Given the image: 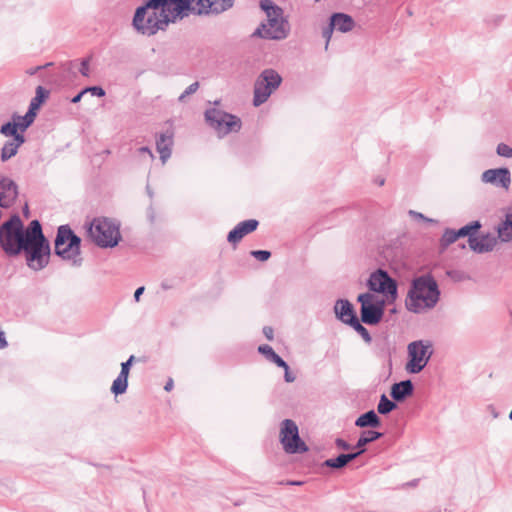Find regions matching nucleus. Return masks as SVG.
Returning a JSON list of instances; mask_svg holds the SVG:
<instances>
[{
  "mask_svg": "<svg viewBox=\"0 0 512 512\" xmlns=\"http://www.w3.org/2000/svg\"><path fill=\"white\" fill-rule=\"evenodd\" d=\"M41 223L32 220L27 227L24 226L19 214L15 213L0 225V248L9 257H15L22 253V248L28 235L36 231Z\"/></svg>",
  "mask_w": 512,
  "mask_h": 512,
  "instance_id": "f257e3e1",
  "label": "nucleus"
},
{
  "mask_svg": "<svg viewBox=\"0 0 512 512\" xmlns=\"http://www.w3.org/2000/svg\"><path fill=\"white\" fill-rule=\"evenodd\" d=\"M440 291L436 280L430 275H421L412 281L405 305L407 310L420 313L425 308L435 307L439 301Z\"/></svg>",
  "mask_w": 512,
  "mask_h": 512,
  "instance_id": "f03ea898",
  "label": "nucleus"
},
{
  "mask_svg": "<svg viewBox=\"0 0 512 512\" xmlns=\"http://www.w3.org/2000/svg\"><path fill=\"white\" fill-rule=\"evenodd\" d=\"M152 0H147L136 8L132 26L142 35L153 36L159 31H165L171 23V19L160 10L157 5H151Z\"/></svg>",
  "mask_w": 512,
  "mask_h": 512,
  "instance_id": "7ed1b4c3",
  "label": "nucleus"
},
{
  "mask_svg": "<svg viewBox=\"0 0 512 512\" xmlns=\"http://www.w3.org/2000/svg\"><path fill=\"white\" fill-rule=\"evenodd\" d=\"M28 236L22 248L26 257V264L33 271H40L49 263L51 253L49 241L43 234L42 225Z\"/></svg>",
  "mask_w": 512,
  "mask_h": 512,
  "instance_id": "20e7f679",
  "label": "nucleus"
},
{
  "mask_svg": "<svg viewBox=\"0 0 512 512\" xmlns=\"http://www.w3.org/2000/svg\"><path fill=\"white\" fill-rule=\"evenodd\" d=\"M54 251L62 260L70 262L73 267H80L83 263L81 238L74 233L69 225L58 227Z\"/></svg>",
  "mask_w": 512,
  "mask_h": 512,
  "instance_id": "39448f33",
  "label": "nucleus"
},
{
  "mask_svg": "<svg viewBox=\"0 0 512 512\" xmlns=\"http://www.w3.org/2000/svg\"><path fill=\"white\" fill-rule=\"evenodd\" d=\"M88 235L101 248H113L121 240L119 225L107 218H95L88 226Z\"/></svg>",
  "mask_w": 512,
  "mask_h": 512,
  "instance_id": "423d86ee",
  "label": "nucleus"
},
{
  "mask_svg": "<svg viewBox=\"0 0 512 512\" xmlns=\"http://www.w3.org/2000/svg\"><path fill=\"white\" fill-rule=\"evenodd\" d=\"M281 83L282 77L276 70L264 69L254 83L253 105L264 104Z\"/></svg>",
  "mask_w": 512,
  "mask_h": 512,
  "instance_id": "0eeeda50",
  "label": "nucleus"
},
{
  "mask_svg": "<svg viewBox=\"0 0 512 512\" xmlns=\"http://www.w3.org/2000/svg\"><path fill=\"white\" fill-rule=\"evenodd\" d=\"M205 120L217 132L219 137H224L231 132H238L242 126L239 117L217 108L207 109Z\"/></svg>",
  "mask_w": 512,
  "mask_h": 512,
  "instance_id": "6e6552de",
  "label": "nucleus"
},
{
  "mask_svg": "<svg viewBox=\"0 0 512 512\" xmlns=\"http://www.w3.org/2000/svg\"><path fill=\"white\" fill-rule=\"evenodd\" d=\"M408 362L406 370L412 374L420 373L429 362L432 354V343L429 340H417L408 344Z\"/></svg>",
  "mask_w": 512,
  "mask_h": 512,
  "instance_id": "1a4fd4ad",
  "label": "nucleus"
},
{
  "mask_svg": "<svg viewBox=\"0 0 512 512\" xmlns=\"http://www.w3.org/2000/svg\"><path fill=\"white\" fill-rule=\"evenodd\" d=\"M357 301L360 303V316L363 323L367 325L380 323L384 315L385 300L366 292L358 295Z\"/></svg>",
  "mask_w": 512,
  "mask_h": 512,
  "instance_id": "9d476101",
  "label": "nucleus"
},
{
  "mask_svg": "<svg viewBox=\"0 0 512 512\" xmlns=\"http://www.w3.org/2000/svg\"><path fill=\"white\" fill-rule=\"evenodd\" d=\"M370 291L384 295L387 300L395 301L398 296V285L386 270L377 269L370 274L367 281Z\"/></svg>",
  "mask_w": 512,
  "mask_h": 512,
  "instance_id": "9b49d317",
  "label": "nucleus"
},
{
  "mask_svg": "<svg viewBox=\"0 0 512 512\" xmlns=\"http://www.w3.org/2000/svg\"><path fill=\"white\" fill-rule=\"evenodd\" d=\"M280 441L285 452L289 454H298L308 451V446L299 436L298 426L291 419L282 421Z\"/></svg>",
  "mask_w": 512,
  "mask_h": 512,
  "instance_id": "f8f14e48",
  "label": "nucleus"
},
{
  "mask_svg": "<svg viewBox=\"0 0 512 512\" xmlns=\"http://www.w3.org/2000/svg\"><path fill=\"white\" fill-rule=\"evenodd\" d=\"M280 441L285 452L289 454H298L308 451V446L299 436L298 426L291 419L282 421Z\"/></svg>",
  "mask_w": 512,
  "mask_h": 512,
  "instance_id": "ddd939ff",
  "label": "nucleus"
},
{
  "mask_svg": "<svg viewBox=\"0 0 512 512\" xmlns=\"http://www.w3.org/2000/svg\"><path fill=\"white\" fill-rule=\"evenodd\" d=\"M157 5L171 23L182 20L190 14L195 15L194 0H152L151 5Z\"/></svg>",
  "mask_w": 512,
  "mask_h": 512,
  "instance_id": "4468645a",
  "label": "nucleus"
},
{
  "mask_svg": "<svg viewBox=\"0 0 512 512\" xmlns=\"http://www.w3.org/2000/svg\"><path fill=\"white\" fill-rule=\"evenodd\" d=\"M290 31L288 21L283 18H271L262 23L253 33V36L270 40L285 39Z\"/></svg>",
  "mask_w": 512,
  "mask_h": 512,
  "instance_id": "2eb2a0df",
  "label": "nucleus"
},
{
  "mask_svg": "<svg viewBox=\"0 0 512 512\" xmlns=\"http://www.w3.org/2000/svg\"><path fill=\"white\" fill-rule=\"evenodd\" d=\"M235 0H194L197 16H218L234 6Z\"/></svg>",
  "mask_w": 512,
  "mask_h": 512,
  "instance_id": "dca6fc26",
  "label": "nucleus"
},
{
  "mask_svg": "<svg viewBox=\"0 0 512 512\" xmlns=\"http://www.w3.org/2000/svg\"><path fill=\"white\" fill-rule=\"evenodd\" d=\"M481 180L484 183L508 189L511 184V173L505 167L488 169L482 173Z\"/></svg>",
  "mask_w": 512,
  "mask_h": 512,
  "instance_id": "f3484780",
  "label": "nucleus"
},
{
  "mask_svg": "<svg viewBox=\"0 0 512 512\" xmlns=\"http://www.w3.org/2000/svg\"><path fill=\"white\" fill-rule=\"evenodd\" d=\"M18 197V185L8 177L0 179V207L10 208Z\"/></svg>",
  "mask_w": 512,
  "mask_h": 512,
  "instance_id": "a211bd4d",
  "label": "nucleus"
},
{
  "mask_svg": "<svg viewBox=\"0 0 512 512\" xmlns=\"http://www.w3.org/2000/svg\"><path fill=\"white\" fill-rule=\"evenodd\" d=\"M258 225L259 222L256 219H248L238 223L228 233L227 241L234 245L239 243L245 235L254 232Z\"/></svg>",
  "mask_w": 512,
  "mask_h": 512,
  "instance_id": "6ab92c4d",
  "label": "nucleus"
},
{
  "mask_svg": "<svg viewBox=\"0 0 512 512\" xmlns=\"http://www.w3.org/2000/svg\"><path fill=\"white\" fill-rule=\"evenodd\" d=\"M336 317L346 325L358 320L353 305L347 299H338L334 305Z\"/></svg>",
  "mask_w": 512,
  "mask_h": 512,
  "instance_id": "aec40b11",
  "label": "nucleus"
},
{
  "mask_svg": "<svg viewBox=\"0 0 512 512\" xmlns=\"http://www.w3.org/2000/svg\"><path fill=\"white\" fill-rule=\"evenodd\" d=\"M497 244V239L491 234L482 235L480 238L474 236L470 239L469 247L476 253L490 252Z\"/></svg>",
  "mask_w": 512,
  "mask_h": 512,
  "instance_id": "412c9836",
  "label": "nucleus"
},
{
  "mask_svg": "<svg viewBox=\"0 0 512 512\" xmlns=\"http://www.w3.org/2000/svg\"><path fill=\"white\" fill-rule=\"evenodd\" d=\"M414 392V385L410 379L394 383L391 386L390 396L395 402H402Z\"/></svg>",
  "mask_w": 512,
  "mask_h": 512,
  "instance_id": "4be33fe9",
  "label": "nucleus"
},
{
  "mask_svg": "<svg viewBox=\"0 0 512 512\" xmlns=\"http://www.w3.org/2000/svg\"><path fill=\"white\" fill-rule=\"evenodd\" d=\"M363 454V450H358L356 452L339 454L336 458L326 459L322 466L332 468V469H341L344 468L349 462L355 460L360 455Z\"/></svg>",
  "mask_w": 512,
  "mask_h": 512,
  "instance_id": "5701e85b",
  "label": "nucleus"
},
{
  "mask_svg": "<svg viewBox=\"0 0 512 512\" xmlns=\"http://www.w3.org/2000/svg\"><path fill=\"white\" fill-rule=\"evenodd\" d=\"M330 23L334 29L342 33L351 31L354 28L355 22L353 18L345 13H333L330 17Z\"/></svg>",
  "mask_w": 512,
  "mask_h": 512,
  "instance_id": "b1692460",
  "label": "nucleus"
},
{
  "mask_svg": "<svg viewBox=\"0 0 512 512\" xmlns=\"http://www.w3.org/2000/svg\"><path fill=\"white\" fill-rule=\"evenodd\" d=\"M173 137L172 134L162 133L156 140V149L160 154L163 164L170 158L172 153Z\"/></svg>",
  "mask_w": 512,
  "mask_h": 512,
  "instance_id": "393cba45",
  "label": "nucleus"
},
{
  "mask_svg": "<svg viewBox=\"0 0 512 512\" xmlns=\"http://www.w3.org/2000/svg\"><path fill=\"white\" fill-rule=\"evenodd\" d=\"M24 143V136H15V139H11L5 142L1 149V160L5 162L12 158L13 156H15L18 152L19 147Z\"/></svg>",
  "mask_w": 512,
  "mask_h": 512,
  "instance_id": "a878e982",
  "label": "nucleus"
},
{
  "mask_svg": "<svg viewBox=\"0 0 512 512\" xmlns=\"http://www.w3.org/2000/svg\"><path fill=\"white\" fill-rule=\"evenodd\" d=\"M355 425L359 428H377L381 425V420L374 410H369L356 419Z\"/></svg>",
  "mask_w": 512,
  "mask_h": 512,
  "instance_id": "bb28decb",
  "label": "nucleus"
},
{
  "mask_svg": "<svg viewBox=\"0 0 512 512\" xmlns=\"http://www.w3.org/2000/svg\"><path fill=\"white\" fill-rule=\"evenodd\" d=\"M383 437V433L375 430H365L361 433L354 448L366 451L365 446Z\"/></svg>",
  "mask_w": 512,
  "mask_h": 512,
  "instance_id": "cd10ccee",
  "label": "nucleus"
},
{
  "mask_svg": "<svg viewBox=\"0 0 512 512\" xmlns=\"http://www.w3.org/2000/svg\"><path fill=\"white\" fill-rule=\"evenodd\" d=\"M261 9L266 13L267 20L271 18H283V9L272 0H261Z\"/></svg>",
  "mask_w": 512,
  "mask_h": 512,
  "instance_id": "c85d7f7f",
  "label": "nucleus"
},
{
  "mask_svg": "<svg viewBox=\"0 0 512 512\" xmlns=\"http://www.w3.org/2000/svg\"><path fill=\"white\" fill-rule=\"evenodd\" d=\"M36 115H37L36 112H32L31 110L28 109L26 114L23 116H20L16 113L13 114L12 120H15L16 123H18L19 131L21 133H24L28 129V127H30L33 124V122L36 118Z\"/></svg>",
  "mask_w": 512,
  "mask_h": 512,
  "instance_id": "c756f323",
  "label": "nucleus"
},
{
  "mask_svg": "<svg viewBox=\"0 0 512 512\" xmlns=\"http://www.w3.org/2000/svg\"><path fill=\"white\" fill-rule=\"evenodd\" d=\"M258 352L262 354L268 361L274 363L277 366H284L285 361L273 350V348L267 344L260 345Z\"/></svg>",
  "mask_w": 512,
  "mask_h": 512,
  "instance_id": "7c9ffc66",
  "label": "nucleus"
},
{
  "mask_svg": "<svg viewBox=\"0 0 512 512\" xmlns=\"http://www.w3.org/2000/svg\"><path fill=\"white\" fill-rule=\"evenodd\" d=\"M480 228H481V223H480V221L476 220V221H472V222L468 223L467 225L461 227L458 230H455V232H456L458 239L461 237L467 236L468 242H469L470 239L474 238L475 234L477 233V231Z\"/></svg>",
  "mask_w": 512,
  "mask_h": 512,
  "instance_id": "2f4dec72",
  "label": "nucleus"
},
{
  "mask_svg": "<svg viewBox=\"0 0 512 512\" xmlns=\"http://www.w3.org/2000/svg\"><path fill=\"white\" fill-rule=\"evenodd\" d=\"M48 95H49L48 90H46L42 86H38L36 88V95H35V97L32 98L28 109L31 110L32 112L37 113V110L40 108V106L45 101V99L48 97Z\"/></svg>",
  "mask_w": 512,
  "mask_h": 512,
  "instance_id": "473e14b6",
  "label": "nucleus"
},
{
  "mask_svg": "<svg viewBox=\"0 0 512 512\" xmlns=\"http://www.w3.org/2000/svg\"><path fill=\"white\" fill-rule=\"evenodd\" d=\"M397 408L396 402L389 400L385 394L380 396L379 403L377 405V412L381 415H387Z\"/></svg>",
  "mask_w": 512,
  "mask_h": 512,
  "instance_id": "72a5a7b5",
  "label": "nucleus"
},
{
  "mask_svg": "<svg viewBox=\"0 0 512 512\" xmlns=\"http://www.w3.org/2000/svg\"><path fill=\"white\" fill-rule=\"evenodd\" d=\"M0 133L6 137H12V139H15V136H24L19 132V126L15 120L4 123L0 127Z\"/></svg>",
  "mask_w": 512,
  "mask_h": 512,
  "instance_id": "f704fd0d",
  "label": "nucleus"
},
{
  "mask_svg": "<svg viewBox=\"0 0 512 512\" xmlns=\"http://www.w3.org/2000/svg\"><path fill=\"white\" fill-rule=\"evenodd\" d=\"M458 240L454 229L446 228L440 238V246L442 249H446L448 246Z\"/></svg>",
  "mask_w": 512,
  "mask_h": 512,
  "instance_id": "c9c22d12",
  "label": "nucleus"
},
{
  "mask_svg": "<svg viewBox=\"0 0 512 512\" xmlns=\"http://www.w3.org/2000/svg\"><path fill=\"white\" fill-rule=\"evenodd\" d=\"M497 231H498V237L502 241L508 242V241L512 240V226L507 225V220H505L498 226Z\"/></svg>",
  "mask_w": 512,
  "mask_h": 512,
  "instance_id": "e433bc0d",
  "label": "nucleus"
},
{
  "mask_svg": "<svg viewBox=\"0 0 512 512\" xmlns=\"http://www.w3.org/2000/svg\"><path fill=\"white\" fill-rule=\"evenodd\" d=\"M128 382H125L123 379L117 376V378L113 381L111 386V392L117 396L124 394L127 391Z\"/></svg>",
  "mask_w": 512,
  "mask_h": 512,
  "instance_id": "4c0bfd02",
  "label": "nucleus"
},
{
  "mask_svg": "<svg viewBox=\"0 0 512 512\" xmlns=\"http://www.w3.org/2000/svg\"><path fill=\"white\" fill-rule=\"evenodd\" d=\"M350 327H352L358 334H360V336L366 343L372 342V337L369 331L361 324L359 319L355 321L353 324H351Z\"/></svg>",
  "mask_w": 512,
  "mask_h": 512,
  "instance_id": "58836bf2",
  "label": "nucleus"
},
{
  "mask_svg": "<svg viewBox=\"0 0 512 512\" xmlns=\"http://www.w3.org/2000/svg\"><path fill=\"white\" fill-rule=\"evenodd\" d=\"M496 152L501 157L512 158V148L505 143H499Z\"/></svg>",
  "mask_w": 512,
  "mask_h": 512,
  "instance_id": "ea45409f",
  "label": "nucleus"
},
{
  "mask_svg": "<svg viewBox=\"0 0 512 512\" xmlns=\"http://www.w3.org/2000/svg\"><path fill=\"white\" fill-rule=\"evenodd\" d=\"M199 89V82H193L192 84H190L185 90L184 92L178 97V101L179 102H184V100L186 99V97H188L189 95H192L194 94L197 90Z\"/></svg>",
  "mask_w": 512,
  "mask_h": 512,
  "instance_id": "a19ab883",
  "label": "nucleus"
},
{
  "mask_svg": "<svg viewBox=\"0 0 512 512\" xmlns=\"http://www.w3.org/2000/svg\"><path fill=\"white\" fill-rule=\"evenodd\" d=\"M250 254L261 262L267 261L271 257V252L268 250H253Z\"/></svg>",
  "mask_w": 512,
  "mask_h": 512,
  "instance_id": "79ce46f5",
  "label": "nucleus"
},
{
  "mask_svg": "<svg viewBox=\"0 0 512 512\" xmlns=\"http://www.w3.org/2000/svg\"><path fill=\"white\" fill-rule=\"evenodd\" d=\"M334 31V27H332V24L329 22V24L323 28L322 30V36L326 39L325 49L328 48L329 42L331 40L332 34Z\"/></svg>",
  "mask_w": 512,
  "mask_h": 512,
  "instance_id": "37998d69",
  "label": "nucleus"
},
{
  "mask_svg": "<svg viewBox=\"0 0 512 512\" xmlns=\"http://www.w3.org/2000/svg\"><path fill=\"white\" fill-rule=\"evenodd\" d=\"M85 93H91L93 96L103 97L105 96V90L100 86H90L84 88Z\"/></svg>",
  "mask_w": 512,
  "mask_h": 512,
  "instance_id": "c03bdc74",
  "label": "nucleus"
},
{
  "mask_svg": "<svg viewBox=\"0 0 512 512\" xmlns=\"http://www.w3.org/2000/svg\"><path fill=\"white\" fill-rule=\"evenodd\" d=\"M284 369V379L287 383H292L295 381V376L290 372L289 365L285 362L284 366H279Z\"/></svg>",
  "mask_w": 512,
  "mask_h": 512,
  "instance_id": "a18cd8bd",
  "label": "nucleus"
},
{
  "mask_svg": "<svg viewBox=\"0 0 512 512\" xmlns=\"http://www.w3.org/2000/svg\"><path fill=\"white\" fill-rule=\"evenodd\" d=\"M79 72L85 77L89 76V59H83L81 61Z\"/></svg>",
  "mask_w": 512,
  "mask_h": 512,
  "instance_id": "49530a36",
  "label": "nucleus"
},
{
  "mask_svg": "<svg viewBox=\"0 0 512 512\" xmlns=\"http://www.w3.org/2000/svg\"><path fill=\"white\" fill-rule=\"evenodd\" d=\"M335 445L337 448L342 450H350L352 448V446L342 438H337L335 440Z\"/></svg>",
  "mask_w": 512,
  "mask_h": 512,
  "instance_id": "de8ad7c7",
  "label": "nucleus"
},
{
  "mask_svg": "<svg viewBox=\"0 0 512 512\" xmlns=\"http://www.w3.org/2000/svg\"><path fill=\"white\" fill-rule=\"evenodd\" d=\"M409 214H410L411 216H413L414 218L419 219V220H423V221L430 222V223L435 222V220H433V219H431V218H428V217L424 216V215H423L422 213H420V212H416V211L410 210V211H409Z\"/></svg>",
  "mask_w": 512,
  "mask_h": 512,
  "instance_id": "09e8293b",
  "label": "nucleus"
},
{
  "mask_svg": "<svg viewBox=\"0 0 512 512\" xmlns=\"http://www.w3.org/2000/svg\"><path fill=\"white\" fill-rule=\"evenodd\" d=\"M377 354L381 357H389L390 358V351L389 348L383 343L379 345Z\"/></svg>",
  "mask_w": 512,
  "mask_h": 512,
  "instance_id": "8fccbe9b",
  "label": "nucleus"
},
{
  "mask_svg": "<svg viewBox=\"0 0 512 512\" xmlns=\"http://www.w3.org/2000/svg\"><path fill=\"white\" fill-rule=\"evenodd\" d=\"M136 361V357L134 355H131L127 361L121 363V367L128 370L130 372V369L133 365V363Z\"/></svg>",
  "mask_w": 512,
  "mask_h": 512,
  "instance_id": "3c124183",
  "label": "nucleus"
},
{
  "mask_svg": "<svg viewBox=\"0 0 512 512\" xmlns=\"http://www.w3.org/2000/svg\"><path fill=\"white\" fill-rule=\"evenodd\" d=\"M263 334L266 337L267 340L271 341L274 337V330L270 326H264L263 327Z\"/></svg>",
  "mask_w": 512,
  "mask_h": 512,
  "instance_id": "603ef678",
  "label": "nucleus"
},
{
  "mask_svg": "<svg viewBox=\"0 0 512 512\" xmlns=\"http://www.w3.org/2000/svg\"><path fill=\"white\" fill-rule=\"evenodd\" d=\"M50 65H52V63H47L45 66H36V67H32V68L28 69V70L26 71V73H27V74H29V75H34V74H36L39 70H41L43 67L50 66Z\"/></svg>",
  "mask_w": 512,
  "mask_h": 512,
  "instance_id": "864d4df0",
  "label": "nucleus"
},
{
  "mask_svg": "<svg viewBox=\"0 0 512 512\" xmlns=\"http://www.w3.org/2000/svg\"><path fill=\"white\" fill-rule=\"evenodd\" d=\"M139 153H146L148 154V156L153 160L154 159V154L153 152L151 151V149L147 146H143V147H140L138 149Z\"/></svg>",
  "mask_w": 512,
  "mask_h": 512,
  "instance_id": "5fc2aeb1",
  "label": "nucleus"
},
{
  "mask_svg": "<svg viewBox=\"0 0 512 512\" xmlns=\"http://www.w3.org/2000/svg\"><path fill=\"white\" fill-rule=\"evenodd\" d=\"M487 410L489 411V413L491 414V416L496 419L499 417V412L497 411L496 407L493 406V405H488L487 406Z\"/></svg>",
  "mask_w": 512,
  "mask_h": 512,
  "instance_id": "6e6d98bb",
  "label": "nucleus"
},
{
  "mask_svg": "<svg viewBox=\"0 0 512 512\" xmlns=\"http://www.w3.org/2000/svg\"><path fill=\"white\" fill-rule=\"evenodd\" d=\"M144 290H145L144 286L138 287L136 289V291L134 292V299L136 302H138L140 300V297L143 294Z\"/></svg>",
  "mask_w": 512,
  "mask_h": 512,
  "instance_id": "4d7b16f0",
  "label": "nucleus"
},
{
  "mask_svg": "<svg viewBox=\"0 0 512 512\" xmlns=\"http://www.w3.org/2000/svg\"><path fill=\"white\" fill-rule=\"evenodd\" d=\"M129 373L130 372L128 370H126L123 367H121V370H120V373L118 374V377L123 379L125 382H128Z\"/></svg>",
  "mask_w": 512,
  "mask_h": 512,
  "instance_id": "13d9d810",
  "label": "nucleus"
},
{
  "mask_svg": "<svg viewBox=\"0 0 512 512\" xmlns=\"http://www.w3.org/2000/svg\"><path fill=\"white\" fill-rule=\"evenodd\" d=\"M7 345L5 333L4 331H0V349H4Z\"/></svg>",
  "mask_w": 512,
  "mask_h": 512,
  "instance_id": "bf43d9fd",
  "label": "nucleus"
},
{
  "mask_svg": "<svg viewBox=\"0 0 512 512\" xmlns=\"http://www.w3.org/2000/svg\"><path fill=\"white\" fill-rule=\"evenodd\" d=\"M84 94H86V93L84 92V89H82L77 95H75L71 99V102L74 103V104L80 102Z\"/></svg>",
  "mask_w": 512,
  "mask_h": 512,
  "instance_id": "052dcab7",
  "label": "nucleus"
},
{
  "mask_svg": "<svg viewBox=\"0 0 512 512\" xmlns=\"http://www.w3.org/2000/svg\"><path fill=\"white\" fill-rule=\"evenodd\" d=\"M173 388V380L169 379L168 382L165 384L164 389L166 391H170Z\"/></svg>",
  "mask_w": 512,
  "mask_h": 512,
  "instance_id": "680f3d73",
  "label": "nucleus"
},
{
  "mask_svg": "<svg viewBox=\"0 0 512 512\" xmlns=\"http://www.w3.org/2000/svg\"><path fill=\"white\" fill-rule=\"evenodd\" d=\"M503 18H504V17H503V16H501V15H500V16H496V17H495V24H496V25L500 24V23L502 22Z\"/></svg>",
  "mask_w": 512,
  "mask_h": 512,
  "instance_id": "e2e57ef3",
  "label": "nucleus"
},
{
  "mask_svg": "<svg viewBox=\"0 0 512 512\" xmlns=\"http://www.w3.org/2000/svg\"><path fill=\"white\" fill-rule=\"evenodd\" d=\"M149 218H150V221L153 222L154 221V215L153 213L151 212V214L149 215Z\"/></svg>",
  "mask_w": 512,
  "mask_h": 512,
  "instance_id": "0e129e2a",
  "label": "nucleus"
},
{
  "mask_svg": "<svg viewBox=\"0 0 512 512\" xmlns=\"http://www.w3.org/2000/svg\"><path fill=\"white\" fill-rule=\"evenodd\" d=\"M378 183H379L380 185H383V184H384V179H382V180H378Z\"/></svg>",
  "mask_w": 512,
  "mask_h": 512,
  "instance_id": "69168bd1",
  "label": "nucleus"
},
{
  "mask_svg": "<svg viewBox=\"0 0 512 512\" xmlns=\"http://www.w3.org/2000/svg\"><path fill=\"white\" fill-rule=\"evenodd\" d=\"M378 183H379L380 185H383V184H384V179H382V180H378Z\"/></svg>",
  "mask_w": 512,
  "mask_h": 512,
  "instance_id": "338daca9",
  "label": "nucleus"
},
{
  "mask_svg": "<svg viewBox=\"0 0 512 512\" xmlns=\"http://www.w3.org/2000/svg\"><path fill=\"white\" fill-rule=\"evenodd\" d=\"M509 419L512 421V410L509 413Z\"/></svg>",
  "mask_w": 512,
  "mask_h": 512,
  "instance_id": "774afa93",
  "label": "nucleus"
}]
</instances>
